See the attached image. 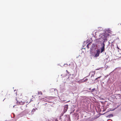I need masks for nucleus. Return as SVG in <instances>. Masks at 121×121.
<instances>
[{"mask_svg": "<svg viewBox=\"0 0 121 121\" xmlns=\"http://www.w3.org/2000/svg\"><path fill=\"white\" fill-rule=\"evenodd\" d=\"M68 108V105H66L65 106L64 108V112L65 113L67 111Z\"/></svg>", "mask_w": 121, "mask_h": 121, "instance_id": "obj_3", "label": "nucleus"}, {"mask_svg": "<svg viewBox=\"0 0 121 121\" xmlns=\"http://www.w3.org/2000/svg\"><path fill=\"white\" fill-rule=\"evenodd\" d=\"M38 94L39 95V94H41L42 95V93L41 91H39L38 92Z\"/></svg>", "mask_w": 121, "mask_h": 121, "instance_id": "obj_11", "label": "nucleus"}, {"mask_svg": "<svg viewBox=\"0 0 121 121\" xmlns=\"http://www.w3.org/2000/svg\"><path fill=\"white\" fill-rule=\"evenodd\" d=\"M113 115L112 114H111L109 115L108 117H112L113 116Z\"/></svg>", "mask_w": 121, "mask_h": 121, "instance_id": "obj_9", "label": "nucleus"}, {"mask_svg": "<svg viewBox=\"0 0 121 121\" xmlns=\"http://www.w3.org/2000/svg\"><path fill=\"white\" fill-rule=\"evenodd\" d=\"M14 106H13V107H14Z\"/></svg>", "mask_w": 121, "mask_h": 121, "instance_id": "obj_19", "label": "nucleus"}, {"mask_svg": "<svg viewBox=\"0 0 121 121\" xmlns=\"http://www.w3.org/2000/svg\"><path fill=\"white\" fill-rule=\"evenodd\" d=\"M100 69V68H99V69H96V70H98L99 69Z\"/></svg>", "mask_w": 121, "mask_h": 121, "instance_id": "obj_14", "label": "nucleus"}, {"mask_svg": "<svg viewBox=\"0 0 121 121\" xmlns=\"http://www.w3.org/2000/svg\"><path fill=\"white\" fill-rule=\"evenodd\" d=\"M95 90V88H94L93 89H92L91 90V91H88L86 90V91H88V92H93V91Z\"/></svg>", "mask_w": 121, "mask_h": 121, "instance_id": "obj_7", "label": "nucleus"}, {"mask_svg": "<svg viewBox=\"0 0 121 121\" xmlns=\"http://www.w3.org/2000/svg\"><path fill=\"white\" fill-rule=\"evenodd\" d=\"M36 109H37V108H36Z\"/></svg>", "mask_w": 121, "mask_h": 121, "instance_id": "obj_21", "label": "nucleus"}, {"mask_svg": "<svg viewBox=\"0 0 121 121\" xmlns=\"http://www.w3.org/2000/svg\"><path fill=\"white\" fill-rule=\"evenodd\" d=\"M15 91V90H14V91Z\"/></svg>", "mask_w": 121, "mask_h": 121, "instance_id": "obj_20", "label": "nucleus"}, {"mask_svg": "<svg viewBox=\"0 0 121 121\" xmlns=\"http://www.w3.org/2000/svg\"><path fill=\"white\" fill-rule=\"evenodd\" d=\"M89 89L90 90H91V88H90Z\"/></svg>", "mask_w": 121, "mask_h": 121, "instance_id": "obj_17", "label": "nucleus"}, {"mask_svg": "<svg viewBox=\"0 0 121 121\" xmlns=\"http://www.w3.org/2000/svg\"><path fill=\"white\" fill-rule=\"evenodd\" d=\"M105 45L104 43H103V46L101 48V52L102 53L103 51H104V47H105Z\"/></svg>", "mask_w": 121, "mask_h": 121, "instance_id": "obj_2", "label": "nucleus"}, {"mask_svg": "<svg viewBox=\"0 0 121 121\" xmlns=\"http://www.w3.org/2000/svg\"><path fill=\"white\" fill-rule=\"evenodd\" d=\"M35 111V109L33 108V109L32 111V112H34Z\"/></svg>", "mask_w": 121, "mask_h": 121, "instance_id": "obj_10", "label": "nucleus"}, {"mask_svg": "<svg viewBox=\"0 0 121 121\" xmlns=\"http://www.w3.org/2000/svg\"><path fill=\"white\" fill-rule=\"evenodd\" d=\"M91 43H89L86 46V47H87V48H89V46H90L91 45Z\"/></svg>", "mask_w": 121, "mask_h": 121, "instance_id": "obj_8", "label": "nucleus"}, {"mask_svg": "<svg viewBox=\"0 0 121 121\" xmlns=\"http://www.w3.org/2000/svg\"><path fill=\"white\" fill-rule=\"evenodd\" d=\"M95 73V71H91L89 75L91 74V77L94 76V75Z\"/></svg>", "mask_w": 121, "mask_h": 121, "instance_id": "obj_5", "label": "nucleus"}, {"mask_svg": "<svg viewBox=\"0 0 121 121\" xmlns=\"http://www.w3.org/2000/svg\"><path fill=\"white\" fill-rule=\"evenodd\" d=\"M17 104H20V105H23L24 103V102H22L21 101H17Z\"/></svg>", "mask_w": 121, "mask_h": 121, "instance_id": "obj_4", "label": "nucleus"}, {"mask_svg": "<svg viewBox=\"0 0 121 121\" xmlns=\"http://www.w3.org/2000/svg\"><path fill=\"white\" fill-rule=\"evenodd\" d=\"M100 51L99 49H98L96 50V52L95 55V57H97L99 56V54L100 53Z\"/></svg>", "mask_w": 121, "mask_h": 121, "instance_id": "obj_1", "label": "nucleus"}, {"mask_svg": "<svg viewBox=\"0 0 121 121\" xmlns=\"http://www.w3.org/2000/svg\"><path fill=\"white\" fill-rule=\"evenodd\" d=\"M117 48L118 49H119V47H117Z\"/></svg>", "mask_w": 121, "mask_h": 121, "instance_id": "obj_18", "label": "nucleus"}, {"mask_svg": "<svg viewBox=\"0 0 121 121\" xmlns=\"http://www.w3.org/2000/svg\"><path fill=\"white\" fill-rule=\"evenodd\" d=\"M101 77V76H100V77H98L97 78H98H98H100V77Z\"/></svg>", "mask_w": 121, "mask_h": 121, "instance_id": "obj_15", "label": "nucleus"}, {"mask_svg": "<svg viewBox=\"0 0 121 121\" xmlns=\"http://www.w3.org/2000/svg\"><path fill=\"white\" fill-rule=\"evenodd\" d=\"M97 79H98V78H96L95 79V80H97Z\"/></svg>", "mask_w": 121, "mask_h": 121, "instance_id": "obj_16", "label": "nucleus"}, {"mask_svg": "<svg viewBox=\"0 0 121 121\" xmlns=\"http://www.w3.org/2000/svg\"><path fill=\"white\" fill-rule=\"evenodd\" d=\"M50 120H49V121H58L57 119H54V118H51Z\"/></svg>", "mask_w": 121, "mask_h": 121, "instance_id": "obj_6", "label": "nucleus"}, {"mask_svg": "<svg viewBox=\"0 0 121 121\" xmlns=\"http://www.w3.org/2000/svg\"><path fill=\"white\" fill-rule=\"evenodd\" d=\"M53 89L55 91H56H56L57 90L56 89Z\"/></svg>", "mask_w": 121, "mask_h": 121, "instance_id": "obj_13", "label": "nucleus"}, {"mask_svg": "<svg viewBox=\"0 0 121 121\" xmlns=\"http://www.w3.org/2000/svg\"><path fill=\"white\" fill-rule=\"evenodd\" d=\"M88 80V79L86 78L85 80L84 81H83V82H86V81H87Z\"/></svg>", "mask_w": 121, "mask_h": 121, "instance_id": "obj_12", "label": "nucleus"}]
</instances>
